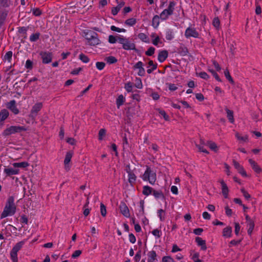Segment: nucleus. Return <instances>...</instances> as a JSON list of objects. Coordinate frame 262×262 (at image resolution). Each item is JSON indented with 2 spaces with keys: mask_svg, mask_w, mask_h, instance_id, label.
Returning <instances> with one entry per match:
<instances>
[{
  "mask_svg": "<svg viewBox=\"0 0 262 262\" xmlns=\"http://www.w3.org/2000/svg\"><path fill=\"white\" fill-rule=\"evenodd\" d=\"M199 253L198 252H194L192 255V259L194 262H201V260L199 259Z\"/></svg>",
  "mask_w": 262,
  "mask_h": 262,
  "instance_id": "de8ad7c7",
  "label": "nucleus"
},
{
  "mask_svg": "<svg viewBox=\"0 0 262 262\" xmlns=\"http://www.w3.org/2000/svg\"><path fill=\"white\" fill-rule=\"evenodd\" d=\"M11 259L13 262H18L17 253L12 250L10 252Z\"/></svg>",
  "mask_w": 262,
  "mask_h": 262,
  "instance_id": "58836bf2",
  "label": "nucleus"
},
{
  "mask_svg": "<svg viewBox=\"0 0 262 262\" xmlns=\"http://www.w3.org/2000/svg\"><path fill=\"white\" fill-rule=\"evenodd\" d=\"M126 172L128 173V181L129 183L133 185L135 183L137 177L135 173L131 171L129 168L126 170Z\"/></svg>",
  "mask_w": 262,
  "mask_h": 262,
  "instance_id": "2eb2a0df",
  "label": "nucleus"
},
{
  "mask_svg": "<svg viewBox=\"0 0 262 262\" xmlns=\"http://www.w3.org/2000/svg\"><path fill=\"white\" fill-rule=\"evenodd\" d=\"M155 51V49L154 47H150L147 51H146L145 54L147 56H151L154 54Z\"/></svg>",
  "mask_w": 262,
  "mask_h": 262,
  "instance_id": "6e6d98bb",
  "label": "nucleus"
},
{
  "mask_svg": "<svg viewBox=\"0 0 262 262\" xmlns=\"http://www.w3.org/2000/svg\"><path fill=\"white\" fill-rule=\"evenodd\" d=\"M25 243V241H20L17 243L12 248V250L16 252H17L22 248L24 244Z\"/></svg>",
  "mask_w": 262,
  "mask_h": 262,
  "instance_id": "bb28decb",
  "label": "nucleus"
},
{
  "mask_svg": "<svg viewBox=\"0 0 262 262\" xmlns=\"http://www.w3.org/2000/svg\"><path fill=\"white\" fill-rule=\"evenodd\" d=\"M79 59L84 63H87L89 61L88 57L83 54H80L79 55Z\"/></svg>",
  "mask_w": 262,
  "mask_h": 262,
  "instance_id": "09e8293b",
  "label": "nucleus"
},
{
  "mask_svg": "<svg viewBox=\"0 0 262 262\" xmlns=\"http://www.w3.org/2000/svg\"><path fill=\"white\" fill-rule=\"evenodd\" d=\"M40 55L41 57L42 62L43 63L47 64L51 62L52 55L51 53L47 52H41Z\"/></svg>",
  "mask_w": 262,
  "mask_h": 262,
  "instance_id": "9d476101",
  "label": "nucleus"
},
{
  "mask_svg": "<svg viewBox=\"0 0 262 262\" xmlns=\"http://www.w3.org/2000/svg\"><path fill=\"white\" fill-rule=\"evenodd\" d=\"M141 258V251H139L136 254L134 259L136 262H139Z\"/></svg>",
  "mask_w": 262,
  "mask_h": 262,
  "instance_id": "774afa93",
  "label": "nucleus"
},
{
  "mask_svg": "<svg viewBox=\"0 0 262 262\" xmlns=\"http://www.w3.org/2000/svg\"><path fill=\"white\" fill-rule=\"evenodd\" d=\"M116 2L118 4V5L116 7H117L120 10L125 5V2L123 1V0H118V1H116Z\"/></svg>",
  "mask_w": 262,
  "mask_h": 262,
  "instance_id": "e2e57ef3",
  "label": "nucleus"
},
{
  "mask_svg": "<svg viewBox=\"0 0 262 262\" xmlns=\"http://www.w3.org/2000/svg\"><path fill=\"white\" fill-rule=\"evenodd\" d=\"M105 63L103 62H97L96 66L99 70H102L105 67Z\"/></svg>",
  "mask_w": 262,
  "mask_h": 262,
  "instance_id": "5fc2aeb1",
  "label": "nucleus"
},
{
  "mask_svg": "<svg viewBox=\"0 0 262 262\" xmlns=\"http://www.w3.org/2000/svg\"><path fill=\"white\" fill-rule=\"evenodd\" d=\"M12 165L14 167L25 168L28 167L29 164L27 162H23L20 163H14L12 164Z\"/></svg>",
  "mask_w": 262,
  "mask_h": 262,
  "instance_id": "2f4dec72",
  "label": "nucleus"
},
{
  "mask_svg": "<svg viewBox=\"0 0 262 262\" xmlns=\"http://www.w3.org/2000/svg\"><path fill=\"white\" fill-rule=\"evenodd\" d=\"M224 75H225V76L226 77V78L229 80V81L230 82H231L232 84L234 83V81H233L232 78L231 77L229 71L227 69L225 70Z\"/></svg>",
  "mask_w": 262,
  "mask_h": 262,
  "instance_id": "79ce46f5",
  "label": "nucleus"
},
{
  "mask_svg": "<svg viewBox=\"0 0 262 262\" xmlns=\"http://www.w3.org/2000/svg\"><path fill=\"white\" fill-rule=\"evenodd\" d=\"M141 178L144 181H147L149 184L153 185L157 180L156 172L150 167L147 166L144 173L141 176Z\"/></svg>",
  "mask_w": 262,
  "mask_h": 262,
  "instance_id": "f03ea898",
  "label": "nucleus"
},
{
  "mask_svg": "<svg viewBox=\"0 0 262 262\" xmlns=\"http://www.w3.org/2000/svg\"><path fill=\"white\" fill-rule=\"evenodd\" d=\"M42 107V103L38 102L35 103L33 106L30 112V117L31 118H35L39 111L41 110Z\"/></svg>",
  "mask_w": 262,
  "mask_h": 262,
  "instance_id": "6e6552de",
  "label": "nucleus"
},
{
  "mask_svg": "<svg viewBox=\"0 0 262 262\" xmlns=\"http://www.w3.org/2000/svg\"><path fill=\"white\" fill-rule=\"evenodd\" d=\"M72 157V153L71 152H68L66 155V157L64 160V168L67 171L70 169L69 163L71 161Z\"/></svg>",
  "mask_w": 262,
  "mask_h": 262,
  "instance_id": "ddd939ff",
  "label": "nucleus"
},
{
  "mask_svg": "<svg viewBox=\"0 0 262 262\" xmlns=\"http://www.w3.org/2000/svg\"><path fill=\"white\" fill-rule=\"evenodd\" d=\"M207 145L212 150L216 152L218 150V147L215 143L212 141H208L207 143Z\"/></svg>",
  "mask_w": 262,
  "mask_h": 262,
  "instance_id": "c756f323",
  "label": "nucleus"
},
{
  "mask_svg": "<svg viewBox=\"0 0 262 262\" xmlns=\"http://www.w3.org/2000/svg\"><path fill=\"white\" fill-rule=\"evenodd\" d=\"M248 226L249 227L248 233L249 234H251L254 227V222L252 220H249V223H248Z\"/></svg>",
  "mask_w": 262,
  "mask_h": 262,
  "instance_id": "ea45409f",
  "label": "nucleus"
},
{
  "mask_svg": "<svg viewBox=\"0 0 262 262\" xmlns=\"http://www.w3.org/2000/svg\"><path fill=\"white\" fill-rule=\"evenodd\" d=\"M81 254V251H80V250H76L75 251H74V252L72 255V257L73 258H77V257L80 256V255Z\"/></svg>",
  "mask_w": 262,
  "mask_h": 262,
  "instance_id": "69168bd1",
  "label": "nucleus"
},
{
  "mask_svg": "<svg viewBox=\"0 0 262 262\" xmlns=\"http://www.w3.org/2000/svg\"><path fill=\"white\" fill-rule=\"evenodd\" d=\"M16 212V206L14 204V199L13 196H10L6 203L4 210L2 212L1 218L3 219L8 216H12Z\"/></svg>",
  "mask_w": 262,
  "mask_h": 262,
  "instance_id": "f257e3e1",
  "label": "nucleus"
},
{
  "mask_svg": "<svg viewBox=\"0 0 262 262\" xmlns=\"http://www.w3.org/2000/svg\"><path fill=\"white\" fill-rule=\"evenodd\" d=\"M232 229L230 227H227L224 229L223 235L224 236L229 237L231 236Z\"/></svg>",
  "mask_w": 262,
  "mask_h": 262,
  "instance_id": "7c9ffc66",
  "label": "nucleus"
},
{
  "mask_svg": "<svg viewBox=\"0 0 262 262\" xmlns=\"http://www.w3.org/2000/svg\"><path fill=\"white\" fill-rule=\"evenodd\" d=\"M125 89L126 90V91L129 93V92H132V90H133V84L131 82H127V83H126L125 84Z\"/></svg>",
  "mask_w": 262,
  "mask_h": 262,
  "instance_id": "8fccbe9b",
  "label": "nucleus"
},
{
  "mask_svg": "<svg viewBox=\"0 0 262 262\" xmlns=\"http://www.w3.org/2000/svg\"><path fill=\"white\" fill-rule=\"evenodd\" d=\"M124 100L125 99L122 95H120L118 96L116 101V103L118 108L123 104Z\"/></svg>",
  "mask_w": 262,
  "mask_h": 262,
  "instance_id": "c9c22d12",
  "label": "nucleus"
},
{
  "mask_svg": "<svg viewBox=\"0 0 262 262\" xmlns=\"http://www.w3.org/2000/svg\"><path fill=\"white\" fill-rule=\"evenodd\" d=\"M221 185L222 192L225 198H228L229 189L223 180H220Z\"/></svg>",
  "mask_w": 262,
  "mask_h": 262,
  "instance_id": "4468645a",
  "label": "nucleus"
},
{
  "mask_svg": "<svg viewBox=\"0 0 262 262\" xmlns=\"http://www.w3.org/2000/svg\"><path fill=\"white\" fill-rule=\"evenodd\" d=\"M152 188L148 186H144L143 187L142 193L145 195H149L152 193Z\"/></svg>",
  "mask_w": 262,
  "mask_h": 262,
  "instance_id": "393cba45",
  "label": "nucleus"
},
{
  "mask_svg": "<svg viewBox=\"0 0 262 262\" xmlns=\"http://www.w3.org/2000/svg\"><path fill=\"white\" fill-rule=\"evenodd\" d=\"M235 137L241 143L247 142L248 141V136L247 135H241L238 133H236Z\"/></svg>",
  "mask_w": 262,
  "mask_h": 262,
  "instance_id": "412c9836",
  "label": "nucleus"
},
{
  "mask_svg": "<svg viewBox=\"0 0 262 262\" xmlns=\"http://www.w3.org/2000/svg\"><path fill=\"white\" fill-rule=\"evenodd\" d=\"M4 172L8 176L15 175L19 173V170L12 168H7L4 169Z\"/></svg>",
  "mask_w": 262,
  "mask_h": 262,
  "instance_id": "aec40b11",
  "label": "nucleus"
},
{
  "mask_svg": "<svg viewBox=\"0 0 262 262\" xmlns=\"http://www.w3.org/2000/svg\"><path fill=\"white\" fill-rule=\"evenodd\" d=\"M152 43L154 45L157 47H162L163 46V42L159 36L156 37L155 38L153 39L152 40Z\"/></svg>",
  "mask_w": 262,
  "mask_h": 262,
  "instance_id": "a878e982",
  "label": "nucleus"
},
{
  "mask_svg": "<svg viewBox=\"0 0 262 262\" xmlns=\"http://www.w3.org/2000/svg\"><path fill=\"white\" fill-rule=\"evenodd\" d=\"M249 162L252 167L253 170L257 173H260L261 171V169L257 165V163H256L252 159L249 160Z\"/></svg>",
  "mask_w": 262,
  "mask_h": 262,
  "instance_id": "6ab92c4d",
  "label": "nucleus"
},
{
  "mask_svg": "<svg viewBox=\"0 0 262 262\" xmlns=\"http://www.w3.org/2000/svg\"><path fill=\"white\" fill-rule=\"evenodd\" d=\"M129 241L132 244H134L136 242V237L133 233H130L129 234Z\"/></svg>",
  "mask_w": 262,
  "mask_h": 262,
  "instance_id": "0e129e2a",
  "label": "nucleus"
},
{
  "mask_svg": "<svg viewBox=\"0 0 262 262\" xmlns=\"http://www.w3.org/2000/svg\"><path fill=\"white\" fill-rule=\"evenodd\" d=\"M85 37L90 45L96 46L100 43V40L98 38V35L95 32L91 31L88 32L85 34Z\"/></svg>",
  "mask_w": 262,
  "mask_h": 262,
  "instance_id": "423d86ee",
  "label": "nucleus"
},
{
  "mask_svg": "<svg viewBox=\"0 0 262 262\" xmlns=\"http://www.w3.org/2000/svg\"><path fill=\"white\" fill-rule=\"evenodd\" d=\"M39 35L40 34L39 33L32 34L30 37V40L31 42L36 41L39 38Z\"/></svg>",
  "mask_w": 262,
  "mask_h": 262,
  "instance_id": "c03bdc74",
  "label": "nucleus"
},
{
  "mask_svg": "<svg viewBox=\"0 0 262 262\" xmlns=\"http://www.w3.org/2000/svg\"><path fill=\"white\" fill-rule=\"evenodd\" d=\"M119 209L121 213L126 217L130 216V213L128 207L123 202H121L119 206Z\"/></svg>",
  "mask_w": 262,
  "mask_h": 262,
  "instance_id": "f8f14e48",
  "label": "nucleus"
},
{
  "mask_svg": "<svg viewBox=\"0 0 262 262\" xmlns=\"http://www.w3.org/2000/svg\"><path fill=\"white\" fill-rule=\"evenodd\" d=\"M208 70L212 74V75L214 76V77L215 78V79L217 81H220V82L221 81V79L219 77V75L214 70H213L212 69H209Z\"/></svg>",
  "mask_w": 262,
  "mask_h": 262,
  "instance_id": "864d4df0",
  "label": "nucleus"
},
{
  "mask_svg": "<svg viewBox=\"0 0 262 262\" xmlns=\"http://www.w3.org/2000/svg\"><path fill=\"white\" fill-rule=\"evenodd\" d=\"M147 262H155L157 261V254L155 251L152 250L147 253Z\"/></svg>",
  "mask_w": 262,
  "mask_h": 262,
  "instance_id": "dca6fc26",
  "label": "nucleus"
},
{
  "mask_svg": "<svg viewBox=\"0 0 262 262\" xmlns=\"http://www.w3.org/2000/svg\"><path fill=\"white\" fill-rule=\"evenodd\" d=\"M135 86L137 89H141L143 88V85L142 83V81L140 78H136L135 79Z\"/></svg>",
  "mask_w": 262,
  "mask_h": 262,
  "instance_id": "a19ab883",
  "label": "nucleus"
},
{
  "mask_svg": "<svg viewBox=\"0 0 262 262\" xmlns=\"http://www.w3.org/2000/svg\"><path fill=\"white\" fill-rule=\"evenodd\" d=\"M118 42L122 45V48L125 50H134L137 51L136 45L134 42L129 40L128 38L123 36H118Z\"/></svg>",
  "mask_w": 262,
  "mask_h": 262,
  "instance_id": "39448f33",
  "label": "nucleus"
},
{
  "mask_svg": "<svg viewBox=\"0 0 262 262\" xmlns=\"http://www.w3.org/2000/svg\"><path fill=\"white\" fill-rule=\"evenodd\" d=\"M176 3L173 1H170L167 8L165 9L161 13L160 17L162 20H167L169 16L172 15L175 9Z\"/></svg>",
  "mask_w": 262,
  "mask_h": 262,
  "instance_id": "20e7f679",
  "label": "nucleus"
},
{
  "mask_svg": "<svg viewBox=\"0 0 262 262\" xmlns=\"http://www.w3.org/2000/svg\"><path fill=\"white\" fill-rule=\"evenodd\" d=\"M134 69H138V75L140 76H144L145 74V71L143 68V64L141 61H138L134 66Z\"/></svg>",
  "mask_w": 262,
  "mask_h": 262,
  "instance_id": "9b49d317",
  "label": "nucleus"
},
{
  "mask_svg": "<svg viewBox=\"0 0 262 262\" xmlns=\"http://www.w3.org/2000/svg\"><path fill=\"white\" fill-rule=\"evenodd\" d=\"M106 131L104 129H101L99 132V139L102 140L103 137L105 135Z\"/></svg>",
  "mask_w": 262,
  "mask_h": 262,
  "instance_id": "052dcab7",
  "label": "nucleus"
},
{
  "mask_svg": "<svg viewBox=\"0 0 262 262\" xmlns=\"http://www.w3.org/2000/svg\"><path fill=\"white\" fill-rule=\"evenodd\" d=\"M100 212L103 216H105L106 214V207L103 203L100 204Z\"/></svg>",
  "mask_w": 262,
  "mask_h": 262,
  "instance_id": "3c124183",
  "label": "nucleus"
},
{
  "mask_svg": "<svg viewBox=\"0 0 262 262\" xmlns=\"http://www.w3.org/2000/svg\"><path fill=\"white\" fill-rule=\"evenodd\" d=\"M195 242H196L198 246L201 247V249L203 250H206L207 247L206 245V242L205 240L202 239L201 237H197L195 238Z\"/></svg>",
  "mask_w": 262,
  "mask_h": 262,
  "instance_id": "a211bd4d",
  "label": "nucleus"
},
{
  "mask_svg": "<svg viewBox=\"0 0 262 262\" xmlns=\"http://www.w3.org/2000/svg\"><path fill=\"white\" fill-rule=\"evenodd\" d=\"M118 36H121V35L114 36L112 35H110L108 36V41L110 43H115L117 41H118Z\"/></svg>",
  "mask_w": 262,
  "mask_h": 262,
  "instance_id": "f704fd0d",
  "label": "nucleus"
},
{
  "mask_svg": "<svg viewBox=\"0 0 262 262\" xmlns=\"http://www.w3.org/2000/svg\"><path fill=\"white\" fill-rule=\"evenodd\" d=\"M185 36L187 38H189L191 37L194 38H199V33L195 28L188 27L185 30Z\"/></svg>",
  "mask_w": 262,
  "mask_h": 262,
  "instance_id": "0eeeda50",
  "label": "nucleus"
},
{
  "mask_svg": "<svg viewBox=\"0 0 262 262\" xmlns=\"http://www.w3.org/2000/svg\"><path fill=\"white\" fill-rule=\"evenodd\" d=\"M9 112L6 110L3 109L0 112V121H3L5 120L9 116Z\"/></svg>",
  "mask_w": 262,
  "mask_h": 262,
  "instance_id": "5701e85b",
  "label": "nucleus"
},
{
  "mask_svg": "<svg viewBox=\"0 0 262 262\" xmlns=\"http://www.w3.org/2000/svg\"><path fill=\"white\" fill-rule=\"evenodd\" d=\"M157 111L159 114L163 117L165 120L168 121L169 120V117L168 115H167V114L164 110L158 109Z\"/></svg>",
  "mask_w": 262,
  "mask_h": 262,
  "instance_id": "e433bc0d",
  "label": "nucleus"
},
{
  "mask_svg": "<svg viewBox=\"0 0 262 262\" xmlns=\"http://www.w3.org/2000/svg\"><path fill=\"white\" fill-rule=\"evenodd\" d=\"M241 192L246 199L249 200L250 198V195L244 189H242Z\"/></svg>",
  "mask_w": 262,
  "mask_h": 262,
  "instance_id": "680f3d73",
  "label": "nucleus"
},
{
  "mask_svg": "<svg viewBox=\"0 0 262 262\" xmlns=\"http://www.w3.org/2000/svg\"><path fill=\"white\" fill-rule=\"evenodd\" d=\"M144 203L143 200L140 201V208L139 209V212L137 213L138 216H142L144 215Z\"/></svg>",
  "mask_w": 262,
  "mask_h": 262,
  "instance_id": "473e14b6",
  "label": "nucleus"
},
{
  "mask_svg": "<svg viewBox=\"0 0 262 262\" xmlns=\"http://www.w3.org/2000/svg\"><path fill=\"white\" fill-rule=\"evenodd\" d=\"M237 171L242 176L244 177H246L247 176L246 172L242 166L237 170Z\"/></svg>",
  "mask_w": 262,
  "mask_h": 262,
  "instance_id": "338daca9",
  "label": "nucleus"
},
{
  "mask_svg": "<svg viewBox=\"0 0 262 262\" xmlns=\"http://www.w3.org/2000/svg\"><path fill=\"white\" fill-rule=\"evenodd\" d=\"M137 23V20L135 18L127 19L125 21V24L128 26H133Z\"/></svg>",
  "mask_w": 262,
  "mask_h": 262,
  "instance_id": "72a5a7b5",
  "label": "nucleus"
},
{
  "mask_svg": "<svg viewBox=\"0 0 262 262\" xmlns=\"http://www.w3.org/2000/svg\"><path fill=\"white\" fill-rule=\"evenodd\" d=\"M225 110L226 111L227 115V117H228L229 121L231 123H233L234 122V117H233V111L229 110L227 108H226Z\"/></svg>",
  "mask_w": 262,
  "mask_h": 262,
  "instance_id": "c85d7f7f",
  "label": "nucleus"
},
{
  "mask_svg": "<svg viewBox=\"0 0 262 262\" xmlns=\"http://www.w3.org/2000/svg\"><path fill=\"white\" fill-rule=\"evenodd\" d=\"M6 107L9 109L15 115L19 113V110L16 105V101L14 100H11L10 102L6 104Z\"/></svg>",
  "mask_w": 262,
  "mask_h": 262,
  "instance_id": "1a4fd4ad",
  "label": "nucleus"
},
{
  "mask_svg": "<svg viewBox=\"0 0 262 262\" xmlns=\"http://www.w3.org/2000/svg\"><path fill=\"white\" fill-rule=\"evenodd\" d=\"M138 37L142 41L146 43H149L150 41L147 35L143 33H140L138 35Z\"/></svg>",
  "mask_w": 262,
  "mask_h": 262,
  "instance_id": "b1692460",
  "label": "nucleus"
},
{
  "mask_svg": "<svg viewBox=\"0 0 262 262\" xmlns=\"http://www.w3.org/2000/svg\"><path fill=\"white\" fill-rule=\"evenodd\" d=\"M152 234L157 237H160L161 235V231L158 229L152 230Z\"/></svg>",
  "mask_w": 262,
  "mask_h": 262,
  "instance_id": "bf43d9fd",
  "label": "nucleus"
},
{
  "mask_svg": "<svg viewBox=\"0 0 262 262\" xmlns=\"http://www.w3.org/2000/svg\"><path fill=\"white\" fill-rule=\"evenodd\" d=\"M157 213L160 220L162 222L164 221L165 219L166 216L165 211L164 210L160 209L158 210Z\"/></svg>",
  "mask_w": 262,
  "mask_h": 262,
  "instance_id": "cd10ccee",
  "label": "nucleus"
},
{
  "mask_svg": "<svg viewBox=\"0 0 262 262\" xmlns=\"http://www.w3.org/2000/svg\"><path fill=\"white\" fill-rule=\"evenodd\" d=\"M165 37L166 39L168 40L172 39L174 38V34L173 32L170 30H167L166 33Z\"/></svg>",
  "mask_w": 262,
  "mask_h": 262,
  "instance_id": "4c0bfd02",
  "label": "nucleus"
},
{
  "mask_svg": "<svg viewBox=\"0 0 262 262\" xmlns=\"http://www.w3.org/2000/svg\"><path fill=\"white\" fill-rule=\"evenodd\" d=\"M197 74L199 77L204 79H208L209 78V76L205 72H201Z\"/></svg>",
  "mask_w": 262,
  "mask_h": 262,
  "instance_id": "603ef678",
  "label": "nucleus"
},
{
  "mask_svg": "<svg viewBox=\"0 0 262 262\" xmlns=\"http://www.w3.org/2000/svg\"><path fill=\"white\" fill-rule=\"evenodd\" d=\"M26 128L24 126L12 125L8 126L2 133V135L4 137H7L12 134L21 133L26 131Z\"/></svg>",
  "mask_w": 262,
  "mask_h": 262,
  "instance_id": "7ed1b4c3",
  "label": "nucleus"
},
{
  "mask_svg": "<svg viewBox=\"0 0 262 262\" xmlns=\"http://www.w3.org/2000/svg\"><path fill=\"white\" fill-rule=\"evenodd\" d=\"M162 262H174L173 259L170 256H164L162 258Z\"/></svg>",
  "mask_w": 262,
  "mask_h": 262,
  "instance_id": "4d7b16f0",
  "label": "nucleus"
},
{
  "mask_svg": "<svg viewBox=\"0 0 262 262\" xmlns=\"http://www.w3.org/2000/svg\"><path fill=\"white\" fill-rule=\"evenodd\" d=\"M161 19L160 14L159 15H155L152 20V26L157 28L160 24V19Z\"/></svg>",
  "mask_w": 262,
  "mask_h": 262,
  "instance_id": "4be33fe9",
  "label": "nucleus"
},
{
  "mask_svg": "<svg viewBox=\"0 0 262 262\" xmlns=\"http://www.w3.org/2000/svg\"><path fill=\"white\" fill-rule=\"evenodd\" d=\"M152 193L154 195V196L157 199L164 197L163 194L161 191H157L153 190Z\"/></svg>",
  "mask_w": 262,
  "mask_h": 262,
  "instance_id": "37998d69",
  "label": "nucleus"
},
{
  "mask_svg": "<svg viewBox=\"0 0 262 262\" xmlns=\"http://www.w3.org/2000/svg\"><path fill=\"white\" fill-rule=\"evenodd\" d=\"M106 61L108 63L112 64L117 62V59L113 56H110L106 58Z\"/></svg>",
  "mask_w": 262,
  "mask_h": 262,
  "instance_id": "13d9d810",
  "label": "nucleus"
},
{
  "mask_svg": "<svg viewBox=\"0 0 262 262\" xmlns=\"http://www.w3.org/2000/svg\"><path fill=\"white\" fill-rule=\"evenodd\" d=\"M212 25L214 27H215L217 29H219L220 28V21L217 17L213 18L212 21Z\"/></svg>",
  "mask_w": 262,
  "mask_h": 262,
  "instance_id": "a18cd8bd",
  "label": "nucleus"
},
{
  "mask_svg": "<svg viewBox=\"0 0 262 262\" xmlns=\"http://www.w3.org/2000/svg\"><path fill=\"white\" fill-rule=\"evenodd\" d=\"M111 30L113 31H115V32H126V30L123 29V28H118L115 26H112L111 27Z\"/></svg>",
  "mask_w": 262,
  "mask_h": 262,
  "instance_id": "49530a36",
  "label": "nucleus"
},
{
  "mask_svg": "<svg viewBox=\"0 0 262 262\" xmlns=\"http://www.w3.org/2000/svg\"><path fill=\"white\" fill-rule=\"evenodd\" d=\"M168 57V52L166 50H163L159 52L158 59L160 62H163Z\"/></svg>",
  "mask_w": 262,
  "mask_h": 262,
  "instance_id": "f3484780",
  "label": "nucleus"
}]
</instances>
